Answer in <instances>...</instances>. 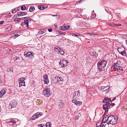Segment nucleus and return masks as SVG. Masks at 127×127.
I'll return each instance as SVG.
<instances>
[{
  "label": "nucleus",
  "mask_w": 127,
  "mask_h": 127,
  "mask_svg": "<svg viewBox=\"0 0 127 127\" xmlns=\"http://www.w3.org/2000/svg\"><path fill=\"white\" fill-rule=\"evenodd\" d=\"M120 65L121 64H119L118 62L115 63H114L112 65L113 66L111 67V69L112 70L113 69L114 70H116V69L117 71H118V72L120 73H122L124 69Z\"/></svg>",
  "instance_id": "nucleus-2"
},
{
  "label": "nucleus",
  "mask_w": 127,
  "mask_h": 127,
  "mask_svg": "<svg viewBox=\"0 0 127 127\" xmlns=\"http://www.w3.org/2000/svg\"><path fill=\"white\" fill-rule=\"evenodd\" d=\"M42 94L45 96L48 97L50 96L51 95L50 89L47 88L44 90L42 92Z\"/></svg>",
  "instance_id": "nucleus-4"
},
{
  "label": "nucleus",
  "mask_w": 127,
  "mask_h": 127,
  "mask_svg": "<svg viewBox=\"0 0 127 127\" xmlns=\"http://www.w3.org/2000/svg\"><path fill=\"white\" fill-rule=\"evenodd\" d=\"M48 30L49 32H51L52 31V29H48Z\"/></svg>",
  "instance_id": "nucleus-48"
},
{
  "label": "nucleus",
  "mask_w": 127,
  "mask_h": 127,
  "mask_svg": "<svg viewBox=\"0 0 127 127\" xmlns=\"http://www.w3.org/2000/svg\"><path fill=\"white\" fill-rule=\"evenodd\" d=\"M33 54V53H32V52H29L27 53H25L24 54V56H25L26 57H31L33 56L32 54Z\"/></svg>",
  "instance_id": "nucleus-11"
},
{
  "label": "nucleus",
  "mask_w": 127,
  "mask_h": 127,
  "mask_svg": "<svg viewBox=\"0 0 127 127\" xmlns=\"http://www.w3.org/2000/svg\"><path fill=\"white\" fill-rule=\"evenodd\" d=\"M43 115V114L41 112L40 113H36L34 114V116H35L36 117H35V118H30V119L32 120H34L36 118H37L38 117H40L41 116Z\"/></svg>",
  "instance_id": "nucleus-9"
},
{
  "label": "nucleus",
  "mask_w": 127,
  "mask_h": 127,
  "mask_svg": "<svg viewBox=\"0 0 127 127\" xmlns=\"http://www.w3.org/2000/svg\"><path fill=\"white\" fill-rule=\"evenodd\" d=\"M60 63L62 64L61 67H64L67 66L68 64V62L66 60H64L60 61Z\"/></svg>",
  "instance_id": "nucleus-8"
},
{
  "label": "nucleus",
  "mask_w": 127,
  "mask_h": 127,
  "mask_svg": "<svg viewBox=\"0 0 127 127\" xmlns=\"http://www.w3.org/2000/svg\"><path fill=\"white\" fill-rule=\"evenodd\" d=\"M110 103H111V106H112V107L113 106H114L115 105V103H112V101H110Z\"/></svg>",
  "instance_id": "nucleus-47"
},
{
  "label": "nucleus",
  "mask_w": 127,
  "mask_h": 127,
  "mask_svg": "<svg viewBox=\"0 0 127 127\" xmlns=\"http://www.w3.org/2000/svg\"><path fill=\"white\" fill-rule=\"evenodd\" d=\"M115 27H117V26H121V25L120 24H115Z\"/></svg>",
  "instance_id": "nucleus-45"
},
{
  "label": "nucleus",
  "mask_w": 127,
  "mask_h": 127,
  "mask_svg": "<svg viewBox=\"0 0 127 127\" xmlns=\"http://www.w3.org/2000/svg\"><path fill=\"white\" fill-rule=\"evenodd\" d=\"M61 34H63V35H64L65 34V32H62L61 33Z\"/></svg>",
  "instance_id": "nucleus-56"
},
{
  "label": "nucleus",
  "mask_w": 127,
  "mask_h": 127,
  "mask_svg": "<svg viewBox=\"0 0 127 127\" xmlns=\"http://www.w3.org/2000/svg\"><path fill=\"white\" fill-rule=\"evenodd\" d=\"M27 14V13L25 12H20L17 13V15L18 16H22L26 15Z\"/></svg>",
  "instance_id": "nucleus-14"
},
{
  "label": "nucleus",
  "mask_w": 127,
  "mask_h": 127,
  "mask_svg": "<svg viewBox=\"0 0 127 127\" xmlns=\"http://www.w3.org/2000/svg\"><path fill=\"white\" fill-rule=\"evenodd\" d=\"M107 119L108 122H107V123L108 125H109V124L115 125L117 123L118 118L115 117L113 115H111L108 116Z\"/></svg>",
  "instance_id": "nucleus-1"
},
{
  "label": "nucleus",
  "mask_w": 127,
  "mask_h": 127,
  "mask_svg": "<svg viewBox=\"0 0 127 127\" xmlns=\"http://www.w3.org/2000/svg\"><path fill=\"white\" fill-rule=\"evenodd\" d=\"M27 25V27H29V25L28 24H26Z\"/></svg>",
  "instance_id": "nucleus-62"
},
{
  "label": "nucleus",
  "mask_w": 127,
  "mask_h": 127,
  "mask_svg": "<svg viewBox=\"0 0 127 127\" xmlns=\"http://www.w3.org/2000/svg\"><path fill=\"white\" fill-rule=\"evenodd\" d=\"M43 80L45 82V83L48 84L49 83V80L48 79V77L47 74H44L43 76Z\"/></svg>",
  "instance_id": "nucleus-10"
},
{
  "label": "nucleus",
  "mask_w": 127,
  "mask_h": 127,
  "mask_svg": "<svg viewBox=\"0 0 127 127\" xmlns=\"http://www.w3.org/2000/svg\"><path fill=\"white\" fill-rule=\"evenodd\" d=\"M35 9V8L34 6H31L29 9V11L30 12H32Z\"/></svg>",
  "instance_id": "nucleus-29"
},
{
  "label": "nucleus",
  "mask_w": 127,
  "mask_h": 127,
  "mask_svg": "<svg viewBox=\"0 0 127 127\" xmlns=\"http://www.w3.org/2000/svg\"><path fill=\"white\" fill-rule=\"evenodd\" d=\"M112 107L111 104V103H104L103 105V109L105 110V113L108 111V110L109 108H110Z\"/></svg>",
  "instance_id": "nucleus-5"
},
{
  "label": "nucleus",
  "mask_w": 127,
  "mask_h": 127,
  "mask_svg": "<svg viewBox=\"0 0 127 127\" xmlns=\"http://www.w3.org/2000/svg\"><path fill=\"white\" fill-rule=\"evenodd\" d=\"M16 12L15 9H13L12 10V13H14Z\"/></svg>",
  "instance_id": "nucleus-44"
},
{
  "label": "nucleus",
  "mask_w": 127,
  "mask_h": 127,
  "mask_svg": "<svg viewBox=\"0 0 127 127\" xmlns=\"http://www.w3.org/2000/svg\"><path fill=\"white\" fill-rule=\"evenodd\" d=\"M90 54L92 56L94 57H96L98 56L97 53H96V52L95 50H93L91 51Z\"/></svg>",
  "instance_id": "nucleus-12"
},
{
  "label": "nucleus",
  "mask_w": 127,
  "mask_h": 127,
  "mask_svg": "<svg viewBox=\"0 0 127 127\" xmlns=\"http://www.w3.org/2000/svg\"><path fill=\"white\" fill-rule=\"evenodd\" d=\"M25 78H22V80H24H24L25 79Z\"/></svg>",
  "instance_id": "nucleus-60"
},
{
  "label": "nucleus",
  "mask_w": 127,
  "mask_h": 127,
  "mask_svg": "<svg viewBox=\"0 0 127 127\" xmlns=\"http://www.w3.org/2000/svg\"><path fill=\"white\" fill-rule=\"evenodd\" d=\"M49 15H52V16H57V15H53L51 14H49Z\"/></svg>",
  "instance_id": "nucleus-55"
},
{
  "label": "nucleus",
  "mask_w": 127,
  "mask_h": 127,
  "mask_svg": "<svg viewBox=\"0 0 127 127\" xmlns=\"http://www.w3.org/2000/svg\"><path fill=\"white\" fill-rule=\"evenodd\" d=\"M15 60H19L20 58L18 57H15Z\"/></svg>",
  "instance_id": "nucleus-46"
},
{
  "label": "nucleus",
  "mask_w": 127,
  "mask_h": 127,
  "mask_svg": "<svg viewBox=\"0 0 127 127\" xmlns=\"http://www.w3.org/2000/svg\"><path fill=\"white\" fill-rule=\"evenodd\" d=\"M34 116V114L31 117V118H35V117H36L35 116H35Z\"/></svg>",
  "instance_id": "nucleus-57"
},
{
  "label": "nucleus",
  "mask_w": 127,
  "mask_h": 127,
  "mask_svg": "<svg viewBox=\"0 0 127 127\" xmlns=\"http://www.w3.org/2000/svg\"><path fill=\"white\" fill-rule=\"evenodd\" d=\"M82 102L76 100V102L74 104L77 105H80L82 104Z\"/></svg>",
  "instance_id": "nucleus-23"
},
{
  "label": "nucleus",
  "mask_w": 127,
  "mask_h": 127,
  "mask_svg": "<svg viewBox=\"0 0 127 127\" xmlns=\"http://www.w3.org/2000/svg\"><path fill=\"white\" fill-rule=\"evenodd\" d=\"M72 102L73 103H75L76 102V101L75 100H73L72 101Z\"/></svg>",
  "instance_id": "nucleus-49"
},
{
  "label": "nucleus",
  "mask_w": 127,
  "mask_h": 127,
  "mask_svg": "<svg viewBox=\"0 0 127 127\" xmlns=\"http://www.w3.org/2000/svg\"><path fill=\"white\" fill-rule=\"evenodd\" d=\"M72 36H76V37H77V36H80V34H76V33H72Z\"/></svg>",
  "instance_id": "nucleus-32"
},
{
  "label": "nucleus",
  "mask_w": 127,
  "mask_h": 127,
  "mask_svg": "<svg viewBox=\"0 0 127 127\" xmlns=\"http://www.w3.org/2000/svg\"><path fill=\"white\" fill-rule=\"evenodd\" d=\"M59 52L61 54L63 55H64V51L60 48H59Z\"/></svg>",
  "instance_id": "nucleus-24"
},
{
  "label": "nucleus",
  "mask_w": 127,
  "mask_h": 127,
  "mask_svg": "<svg viewBox=\"0 0 127 127\" xmlns=\"http://www.w3.org/2000/svg\"><path fill=\"white\" fill-rule=\"evenodd\" d=\"M107 62L105 60H102L100 61L97 63V68L99 71H101L104 69V67H105Z\"/></svg>",
  "instance_id": "nucleus-3"
},
{
  "label": "nucleus",
  "mask_w": 127,
  "mask_h": 127,
  "mask_svg": "<svg viewBox=\"0 0 127 127\" xmlns=\"http://www.w3.org/2000/svg\"><path fill=\"white\" fill-rule=\"evenodd\" d=\"M66 26L64 25L60 27V30H66Z\"/></svg>",
  "instance_id": "nucleus-21"
},
{
  "label": "nucleus",
  "mask_w": 127,
  "mask_h": 127,
  "mask_svg": "<svg viewBox=\"0 0 127 127\" xmlns=\"http://www.w3.org/2000/svg\"><path fill=\"white\" fill-rule=\"evenodd\" d=\"M7 71H11V69L10 68H8L7 69Z\"/></svg>",
  "instance_id": "nucleus-54"
},
{
  "label": "nucleus",
  "mask_w": 127,
  "mask_h": 127,
  "mask_svg": "<svg viewBox=\"0 0 127 127\" xmlns=\"http://www.w3.org/2000/svg\"><path fill=\"white\" fill-rule=\"evenodd\" d=\"M21 18H17L15 19L14 21L15 22H19L20 20L21 19Z\"/></svg>",
  "instance_id": "nucleus-27"
},
{
  "label": "nucleus",
  "mask_w": 127,
  "mask_h": 127,
  "mask_svg": "<svg viewBox=\"0 0 127 127\" xmlns=\"http://www.w3.org/2000/svg\"><path fill=\"white\" fill-rule=\"evenodd\" d=\"M95 15H95H95H93V17L94 18H95V16H96Z\"/></svg>",
  "instance_id": "nucleus-61"
},
{
  "label": "nucleus",
  "mask_w": 127,
  "mask_h": 127,
  "mask_svg": "<svg viewBox=\"0 0 127 127\" xmlns=\"http://www.w3.org/2000/svg\"><path fill=\"white\" fill-rule=\"evenodd\" d=\"M109 87V86H106L105 87H104V86H101L100 87H98V88H99V89H100H100L101 90H104V89L105 88H108Z\"/></svg>",
  "instance_id": "nucleus-25"
},
{
  "label": "nucleus",
  "mask_w": 127,
  "mask_h": 127,
  "mask_svg": "<svg viewBox=\"0 0 127 127\" xmlns=\"http://www.w3.org/2000/svg\"><path fill=\"white\" fill-rule=\"evenodd\" d=\"M51 123L50 122H47L45 126L46 127H51L50 126Z\"/></svg>",
  "instance_id": "nucleus-31"
},
{
  "label": "nucleus",
  "mask_w": 127,
  "mask_h": 127,
  "mask_svg": "<svg viewBox=\"0 0 127 127\" xmlns=\"http://www.w3.org/2000/svg\"><path fill=\"white\" fill-rule=\"evenodd\" d=\"M103 119L102 120V122H103V121H104V122H105V121H107V122H108V119L107 118L108 117V116L107 115H103Z\"/></svg>",
  "instance_id": "nucleus-18"
},
{
  "label": "nucleus",
  "mask_w": 127,
  "mask_h": 127,
  "mask_svg": "<svg viewBox=\"0 0 127 127\" xmlns=\"http://www.w3.org/2000/svg\"><path fill=\"white\" fill-rule=\"evenodd\" d=\"M110 101L111 99L110 98H108L105 97L103 101V102L104 103H110L109 102Z\"/></svg>",
  "instance_id": "nucleus-15"
},
{
  "label": "nucleus",
  "mask_w": 127,
  "mask_h": 127,
  "mask_svg": "<svg viewBox=\"0 0 127 127\" xmlns=\"http://www.w3.org/2000/svg\"><path fill=\"white\" fill-rule=\"evenodd\" d=\"M59 16L58 17H56V18L57 19H58L59 18Z\"/></svg>",
  "instance_id": "nucleus-63"
},
{
  "label": "nucleus",
  "mask_w": 127,
  "mask_h": 127,
  "mask_svg": "<svg viewBox=\"0 0 127 127\" xmlns=\"http://www.w3.org/2000/svg\"><path fill=\"white\" fill-rule=\"evenodd\" d=\"M55 80L56 82H58L61 80V79L59 77L57 76L55 77Z\"/></svg>",
  "instance_id": "nucleus-22"
},
{
  "label": "nucleus",
  "mask_w": 127,
  "mask_h": 127,
  "mask_svg": "<svg viewBox=\"0 0 127 127\" xmlns=\"http://www.w3.org/2000/svg\"><path fill=\"white\" fill-rule=\"evenodd\" d=\"M87 35H89L90 36L91 35H96L95 33L93 32H90V33H86Z\"/></svg>",
  "instance_id": "nucleus-33"
},
{
  "label": "nucleus",
  "mask_w": 127,
  "mask_h": 127,
  "mask_svg": "<svg viewBox=\"0 0 127 127\" xmlns=\"http://www.w3.org/2000/svg\"><path fill=\"white\" fill-rule=\"evenodd\" d=\"M8 122L9 123H12V125L16 123V122L15 120L13 119H10V120H8Z\"/></svg>",
  "instance_id": "nucleus-17"
},
{
  "label": "nucleus",
  "mask_w": 127,
  "mask_h": 127,
  "mask_svg": "<svg viewBox=\"0 0 127 127\" xmlns=\"http://www.w3.org/2000/svg\"><path fill=\"white\" fill-rule=\"evenodd\" d=\"M26 7L23 5L21 6V10H26Z\"/></svg>",
  "instance_id": "nucleus-34"
},
{
  "label": "nucleus",
  "mask_w": 127,
  "mask_h": 127,
  "mask_svg": "<svg viewBox=\"0 0 127 127\" xmlns=\"http://www.w3.org/2000/svg\"><path fill=\"white\" fill-rule=\"evenodd\" d=\"M16 103L14 100H12L10 103L9 106V109H11L12 107H14L16 106Z\"/></svg>",
  "instance_id": "nucleus-7"
},
{
  "label": "nucleus",
  "mask_w": 127,
  "mask_h": 127,
  "mask_svg": "<svg viewBox=\"0 0 127 127\" xmlns=\"http://www.w3.org/2000/svg\"><path fill=\"white\" fill-rule=\"evenodd\" d=\"M38 125L39 127H46L45 125H43V124H38Z\"/></svg>",
  "instance_id": "nucleus-35"
},
{
  "label": "nucleus",
  "mask_w": 127,
  "mask_h": 127,
  "mask_svg": "<svg viewBox=\"0 0 127 127\" xmlns=\"http://www.w3.org/2000/svg\"><path fill=\"white\" fill-rule=\"evenodd\" d=\"M21 18V19L22 20H23V19H28L29 20V19H31L30 18V17H25L22 18Z\"/></svg>",
  "instance_id": "nucleus-36"
},
{
  "label": "nucleus",
  "mask_w": 127,
  "mask_h": 127,
  "mask_svg": "<svg viewBox=\"0 0 127 127\" xmlns=\"http://www.w3.org/2000/svg\"><path fill=\"white\" fill-rule=\"evenodd\" d=\"M105 123V122H102L100 124L99 126H97V125L99 123H97L96 124V126L97 127H105V124H104Z\"/></svg>",
  "instance_id": "nucleus-16"
},
{
  "label": "nucleus",
  "mask_w": 127,
  "mask_h": 127,
  "mask_svg": "<svg viewBox=\"0 0 127 127\" xmlns=\"http://www.w3.org/2000/svg\"><path fill=\"white\" fill-rule=\"evenodd\" d=\"M118 51L120 54H121L123 56H126V55L125 48H118Z\"/></svg>",
  "instance_id": "nucleus-6"
},
{
  "label": "nucleus",
  "mask_w": 127,
  "mask_h": 127,
  "mask_svg": "<svg viewBox=\"0 0 127 127\" xmlns=\"http://www.w3.org/2000/svg\"><path fill=\"white\" fill-rule=\"evenodd\" d=\"M109 87L108 88H105L104 89V90L103 92H105L106 93H108L110 91V89L109 88Z\"/></svg>",
  "instance_id": "nucleus-28"
},
{
  "label": "nucleus",
  "mask_w": 127,
  "mask_h": 127,
  "mask_svg": "<svg viewBox=\"0 0 127 127\" xmlns=\"http://www.w3.org/2000/svg\"><path fill=\"white\" fill-rule=\"evenodd\" d=\"M24 22L25 23V24H28L29 22L28 20H24Z\"/></svg>",
  "instance_id": "nucleus-40"
},
{
  "label": "nucleus",
  "mask_w": 127,
  "mask_h": 127,
  "mask_svg": "<svg viewBox=\"0 0 127 127\" xmlns=\"http://www.w3.org/2000/svg\"><path fill=\"white\" fill-rule=\"evenodd\" d=\"M126 44L127 45V40H126Z\"/></svg>",
  "instance_id": "nucleus-64"
},
{
  "label": "nucleus",
  "mask_w": 127,
  "mask_h": 127,
  "mask_svg": "<svg viewBox=\"0 0 127 127\" xmlns=\"http://www.w3.org/2000/svg\"><path fill=\"white\" fill-rule=\"evenodd\" d=\"M45 32V31L44 30H41L39 31L38 32V33L40 34H42L44 33Z\"/></svg>",
  "instance_id": "nucleus-30"
},
{
  "label": "nucleus",
  "mask_w": 127,
  "mask_h": 127,
  "mask_svg": "<svg viewBox=\"0 0 127 127\" xmlns=\"http://www.w3.org/2000/svg\"><path fill=\"white\" fill-rule=\"evenodd\" d=\"M116 99V98L115 97L113 99H112L111 101V100L110 101H113L114 100Z\"/></svg>",
  "instance_id": "nucleus-58"
},
{
  "label": "nucleus",
  "mask_w": 127,
  "mask_h": 127,
  "mask_svg": "<svg viewBox=\"0 0 127 127\" xmlns=\"http://www.w3.org/2000/svg\"><path fill=\"white\" fill-rule=\"evenodd\" d=\"M59 48L58 47V48H55V50H56V49H57V50H59Z\"/></svg>",
  "instance_id": "nucleus-59"
},
{
  "label": "nucleus",
  "mask_w": 127,
  "mask_h": 127,
  "mask_svg": "<svg viewBox=\"0 0 127 127\" xmlns=\"http://www.w3.org/2000/svg\"><path fill=\"white\" fill-rule=\"evenodd\" d=\"M84 25H85V26L86 27H89V24H87L86 23H85Z\"/></svg>",
  "instance_id": "nucleus-43"
},
{
  "label": "nucleus",
  "mask_w": 127,
  "mask_h": 127,
  "mask_svg": "<svg viewBox=\"0 0 127 127\" xmlns=\"http://www.w3.org/2000/svg\"><path fill=\"white\" fill-rule=\"evenodd\" d=\"M21 25L22 26L24 27L25 25H26V24H25L24 22H23L21 23Z\"/></svg>",
  "instance_id": "nucleus-42"
},
{
  "label": "nucleus",
  "mask_w": 127,
  "mask_h": 127,
  "mask_svg": "<svg viewBox=\"0 0 127 127\" xmlns=\"http://www.w3.org/2000/svg\"><path fill=\"white\" fill-rule=\"evenodd\" d=\"M38 8L40 10H43L45 9V7L44 6L41 5L39 6L38 7Z\"/></svg>",
  "instance_id": "nucleus-26"
},
{
  "label": "nucleus",
  "mask_w": 127,
  "mask_h": 127,
  "mask_svg": "<svg viewBox=\"0 0 127 127\" xmlns=\"http://www.w3.org/2000/svg\"><path fill=\"white\" fill-rule=\"evenodd\" d=\"M109 25L111 27H115V24H111V23H110L109 24Z\"/></svg>",
  "instance_id": "nucleus-39"
},
{
  "label": "nucleus",
  "mask_w": 127,
  "mask_h": 127,
  "mask_svg": "<svg viewBox=\"0 0 127 127\" xmlns=\"http://www.w3.org/2000/svg\"><path fill=\"white\" fill-rule=\"evenodd\" d=\"M11 27L10 26H9L7 28L6 30H7V31H9L10 30H11Z\"/></svg>",
  "instance_id": "nucleus-37"
},
{
  "label": "nucleus",
  "mask_w": 127,
  "mask_h": 127,
  "mask_svg": "<svg viewBox=\"0 0 127 127\" xmlns=\"http://www.w3.org/2000/svg\"><path fill=\"white\" fill-rule=\"evenodd\" d=\"M5 89H3L0 92V97H1L6 92Z\"/></svg>",
  "instance_id": "nucleus-13"
},
{
  "label": "nucleus",
  "mask_w": 127,
  "mask_h": 127,
  "mask_svg": "<svg viewBox=\"0 0 127 127\" xmlns=\"http://www.w3.org/2000/svg\"><path fill=\"white\" fill-rule=\"evenodd\" d=\"M80 117V116L78 115H76V117L75 118V120H78L79 119V118Z\"/></svg>",
  "instance_id": "nucleus-38"
},
{
  "label": "nucleus",
  "mask_w": 127,
  "mask_h": 127,
  "mask_svg": "<svg viewBox=\"0 0 127 127\" xmlns=\"http://www.w3.org/2000/svg\"><path fill=\"white\" fill-rule=\"evenodd\" d=\"M4 21H0V25L3 24L4 23Z\"/></svg>",
  "instance_id": "nucleus-51"
},
{
  "label": "nucleus",
  "mask_w": 127,
  "mask_h": 127,
  "mask_svg": "<svg viewBox=\"0 0 127 127\" xmlns=\"http://www.w3.org/2000/svg\"><path fill=\"white\" fill-rule=\"evenodd\" d=\"M65 25L66 26V30H68L70 26H69L67 25Z\"/></svg>",
  "instance_id": "nucleus-41"
},
{
  "label": "nucleus",
  "mask_w": 127,
  "mask_h": 127,
  "mask_svg": "<svg viewBox=\"0 0 127 127\" xmlns=\"http://www.w3.org/2000/svg\"><path fill=\"white\" fill-rule=\"evenodd\" d=\"M14 36H15L18 37V36H19V35L18 34H15L14 35Z\"/></svg>",
  "instance_id": "nucleus-53"
},
{
  "label": "nucleus",
  "mask_w": 127,
  "mask_h": 127,
  "mask_svg": "<svg viewBox=\"0 0 127 127\" xmlns=\"http://www.w3.org/2000/svg\"><path fill=\"white\" fill-rule=\"evenodd\" d=\"M22 78H19L18 81H19V82H20L21 81H22Z\"/></svg>",
  "instance_id": "nucleus-52"
},
{
  "label": "nucleus",
  "mask_w": 127,
  "mask_h": 127,
  "mask_svg": "<svg viewBox=\"0 0 127 127\" xmlns=\"http://www.w3.org/2000/svg\"><path fill=\"white\" fill-rule=\"evenodd\" d=\"M81 0H80V1H78L76 3V4H79L81 3Z\"/></svg>",
  "instance_id": "nucleus-50"
},
{
  "label": "nucleus",
  "mask_w": 127,
  "mask_h": 127,
  "mask_svg": "<svg viewBox=\"0 0 127 127\" xmlns=\"http://www.w3.org/2000/svg\"><path fill=\"white\" fill-rule=\"evenodd\" d=\"M19 87H21L22 86H25V81L23 80L20 82H19Z\"/></svg>",
  "instance_id": "nucleus-20"
},
{
  "label": "nucleus",
  "mask_w": 127,
  "mask_h": 127,
  "mask_svg": "<svg viewBox=\"0 0 127 127\" xmlns=\"http://www.w3.org/2000/svg\"><path fill=\"white\" fill-rule=\"evenodd\" d=\"M74 94L75 95L74 96V97L75 96L79 97L80 95V92L79 90L75 92Z\"/></svg>",
  "instance_id": "nucleus-19"
}]
</instances>
